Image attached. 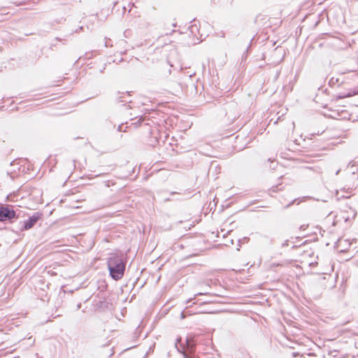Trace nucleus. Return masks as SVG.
<instances>
[{"instance_id":"nucleus-1","label":"nucleus","mask_w":358,"mask_h":358,"mask_svg":"<svg viewBox=\"0 0 358 358\" xmlns=\"http://www.w3.org/2000/svg\"><path fill=\"white\" fill-rule=\"evenodd\" d=\"M107 266L110 275L113 279L118 280L123 277L125 271V263L123 261L122 254H111L108 258Z\"/></svg>"},{"instance_id":"nucleus-10","label":"nucleus","mask_w":358,"mask_h":358,"mask_svg":"<svg viewBox=\"0 0 358 358\" xmlns=\"http://www.w3.org/2000/svg\"><path fill=\"white\" fill-rule=\"evenodd\" d=\"M350 96H351V94H348V95L343 96V97Z\"/></svg>"},{"instance_id":"nucleus-14","label":"nucleus","mask_w":358,"mask_h":358,"mask_svg":"<svg viewBox=\"0 0 358 358\" xmlns=\"http://www.w3.org/2000/svg\"><path fill=\"white\" fill-rule=\"evenodd\" d=\"M309 358H311V357H309Z\"/></svg>"},{"instance_id":"nucleus-8","label":"nucleus","mask_w":358,"mask_h":358,"mask_svg":"<svg viewBox=\"0 0 358 358\" xmlns=\"http://www.w3.org/2000/svg\"><path fill=\"white\" fill-rule=\"evenodd\" d=\"M204 294H206V293L199 292V293L196 294H195V296H200V295H204Z\"/></svg>"},{"instance_id":"nucleus-7","label":"nucleus","mask_w":358,"mask_h":358,"mask_svg":"<svg viewBox=\"0 0 358 358\" xmlns=\"http://www.w3.org/2000/svg\"><path fill=\"white\" fill-rule=\"evenodd\" d=\"M288 242H289V241H285L282 243V247L287 246V245H288Z\"/></svg>"},{"instance_id":"nucleus-5","label":"nucleus","mask_w":358,"mask_h":358,"mask_svg":"<svg viewBox=\"0 0 358 358\" xmlns=\"http://www.w3.org/2000/svg\"><path fill=\"white\" fill-rule=\"evenodd\" d=\"M178 351L182 355L184 358H191L190 356L186 352L185 347H182V350L178 349Z\"/></svg>"},{"instance_id":"nucleus-3","label":"nucleus","mask_w":358,"mask_h":358,"mask_svg":"<svg viewBox=\"0 0 358 358\" xmlns=\"http://www.w3.org/2000/svg\"><path fill=\"white\" fill-rule=\"evenodd\" d=\"M15 217V212L8 206H0V222L11 220Z\"/></svg>"},{"instance_id":"nucleus-6","label":"nucleus","mask_w":358,"mask_h":358,"mask_svg":"<svg viewBox=\"0 0 358 358\" xmlns=\"http://www.w3.org/2000/svg\"><path fill=\"white\" fill-rule=\"evenodd\" d=\"M339 80L338 78L336 79H334V78H332L330 80H329V85H334L337 83H338Z\"/></svg>"},{"instance_id":"nucleus-12","label":"nucleus","mask_w":358,"mask_h":358,"mask_svg":"<svg viewBox=\"0 0 358 358\" xmlns=\"http://www.w3.org/2000/svg\"><path fill=\"white\" fill-rule=\"evenodd\" d=\"M180 341V338L177 339V343Z\"/></svg>"},{"instance_id":"nucleus-15","label":"nucleus","mask_w":358,"mask_h":358,"mask_svg":"<svg viewBox=\"0 0 358 358\" xmlns=\"http://www.w3.org/2000/svg\"><path fill=\"white\" fill-rule=\"evenodd\" d=\"M309 358H311V357H309Z\"/></svg>"},{"instance_id":"nucleus-4","label":"nucleus","mask_w":358,"mask_h":358,"mask_svg":"<svg viewBox=\"0 0 358 358\" xmlns=\"http://www.w3.org/2000/svg\"><path fill=\"white\" fill-rule=\"evenodd\" d=\"M185 343L186 348L189 351V352H192L196 345L194 337H187Z\"/></svg>"},{"instance_id":"nucleus-13","label":"nucleus","mask_w":358,"mask_h":358,"mask_svg":"<svg viewBox=\"0 0 358 358\" xmlns=\"http://www.w3.org/2000/svg\"><path fill=\"white\" fill-rule=\"evenodd\" d=\"M1 331H2V330H1V329H0V332H1Z\"/></svg>"},{"instance_id":"nucleus-11","label":"nucleus","mask_w":358,"mask_h":358,"mask_svg":"<svg viewBox=\"0 0 358 358\" xmlns=\"http://www.w3.org/2000/svg\"><path fill=\"white\" fill-rule=\"evenodd\" d=\"M297 355H298V353H295V352L293 354L294 357H296Z\"/></svg>"},{"instance_id":"nucleus-9","label":"nucleus","mask_w":358,"mask_h":358,"mask_svg":"<svg viewBox=\"0 0 358 358\" xmlns=\"http://www.w3.org/2000/svg\"><path fill=\"white\" fill-rule=\"evenodd\" d=\"M308 356L309 357H313V356H315V355H313V354H308Z\"/></svg>"},{"instance_id":"nucleus-2","label":"nucleus","mask_w":358,"mask_h":358,"mask_svg":"<svg viewBox=\"0 0 358 358\" xmlns=\"http://www.w3.org/2000/svg\"><path fill=\"white\" fill-rule=\"evenodd\" d=\"M41 214L35 213L32 216L29 217L27 220L22 221L19 224V230L23 231L31 229L36 223L40 220Z\"/></svg>"}]
</instances>
